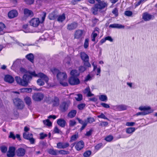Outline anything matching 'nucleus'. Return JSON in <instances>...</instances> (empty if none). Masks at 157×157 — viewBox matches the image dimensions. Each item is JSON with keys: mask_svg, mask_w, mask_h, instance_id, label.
Masks as SVG:
<instances>
[{"mask_svg": "<svg viewBox=\"0 0 157 157\" xmlns=\"http://www.w3.org/2000/svg\"><path fill=\"white\" fill-rule=\"evenodd\" d=\"M69 153L68 151L63 150H58V155L59 154H60L62 155H67Z\"/></svg>", "mask_w": 157, "mask_h": 157, "instance_id": "obj_50", "label": "nucleus"}, {"mask_svg": "<svg viewBox=\"0 0 157 157\" xmlns=\"http://www.w3.org/2000/svg\"><path fill=\"white\" fill-rule=\"evenodd\" d=\"M57 77L60 84L64 86H67L68 83L64 82L66 80L67 78V75L65 72H60L57 75Z\"/></svg>", "mask_w": 157, "mask_h": 157, "instance_id": "obj_2", "label": "nucleus"}, {"mask_svg": "<svg viewBox=\"0 0 157 157\" xmlns=\"http://www.w3.org/2000/svg\"><path fill=\"white\" fill-rule=\"evenodd\" d=\"M82 95L81 94H78L75 97L77 101H80L82 99Z\"/></svg>", "mask_w": 157, "mask_h": 157, "instance_id": "obj_57", "label": "nucleus"}, {"mask_svg": "<svg viewBox=\"0 0 157 157\" xmlns=\"http://www.w3.org/2000/svg\"><path fill=\"white\" fill-rule=\"evenodd\" d=\"M43 123L44 125L48 127L52 126V123L48 119L43 121Z\"/></svg>", "mask_w": 157, "mask_h": 157, "instance_id": "obj_37", "label": "nucleus"}, {"mask_svg": "<svg viewBox=\"0 0 157 157\" xmlns=\"http://www.w3.org/2000/svg\"><path fill=\"white\" fill-rule=\"evenodd\" d=\"M136 130L134 127H129L126 129V132L128 134H132Z\"/></svg>", "mask_w": 157, "mask_h": 157, "instance_id": "obj_32", "label": "nucleus"}, {"mask_svg": "<svg viewBox=\"0 0 157 157\" xmlns=\"http://www.w3.org/2000/svg\"><path fill=\"white\" fill-rule=\"evenodd\" d=\"M52 103L53 106H58L59 104V98L56 97H55L52 101Z\"/></svg>", "mask_w": 157, "mask_h": 157, "instance_id": "obj_33", "label": "nucleus"}, {"mask_svg": "<svg viewBox=\"0 0 157 157\" xmlns=\"http://www.w3.org/2000/svg\"><path fill=\"white\" fill-rule=\"evenodd\" d=\"M142 18L144 21H147L154 19L155 18V16L147 12H145L143 14Z\"/></svg>", "mask_w": 157, "mask_h": 157, "instance_id": "obj_7", "label": "nucleus"}, {"mask_svg": "<svg viewBox=\"0 0 157 157\" xmlns=\"http://www.w3.org/2000/svg\"><path fill=\"white\" fill-rule=\"evenodd\" d=\"M127 107V106L125 105H120L114 106L113 108L116 111H121L126 110Z\"/></svg>", "mask_w": 157, "mask_h": 157, "instance_id": "obj_8", "label": "nucleus"}, {"mask_svg": "<svg viewBox=\"0 0 157 157\" xmlns=\"http://www.w3.org/2000/svg\"><path fill=\"white\" fill-rule=\"evenodd\" d=\"M97 117L99 118H102L105 120H109L108 118L106 117L105 115L101 113L100 115L98 116Z\"/></svg>", "mask_w": 157, "mask_h": 157, "instance_id": "obj_54", "label": "nucleus"}, {"mask_svg": "<svg viewBox=\"0 0 157 157\" xmlns=\"http://www.w3.org/2000/svg\"><path fill=\"white\" fill-rule=\"evenodd\" d=\"M56 12L54 11L49 14L48 16V17L49 19L50 20H54L55 18H56Z\"/></svg>", "mask_w": 157, "mask_h": 157, "instance_id": "obj_29", "label": "nucleus"}, {"mask_svg": "<svg viewBox=\"0 0 157 157\" xmlns=\"http://www.w3.org/2000/svg\"><path fill=\"white\" fill-rule=\"evenodd\" d=\"M24 16L26 17H32L33 15L32 11L27 8L24 10Z\"/></svg>", "mask_w": 157, "mask_h": 157, "instance_id": "obj_17", "label": "nucleus"}, {"mask_svg": "<svg viewBox=\"0 0 157 157\" xmlns=\"http://www.w3.org/2000/svg\"><path fill=\"white\" fill-rule=\"evenodd\" d=\"M25 100L26 104L28 105H29L31 102V99L29 97H26L25 98Z\"/></svg>", "mask_w": 157, "mask_h": 157, "instance_id": "obj_48", "label": "nucleus"}, {"mask_svg": "<svg viewBox=\"0 0 157 157\" xmlns=\"http://www.w3.org/2000/svg\"><path fill=\"white\" fill-rule=\"evenodd\" d=\"M76 124V122L74 120H70L69 121V125L70 127H73Z\"/></svg>", "mask_w": 157, "mask_h": 157, "instance_id": "obj_51", "label": "nucleus"}, {"mask_svg": "<svg viewBox=\"0 0 157 157\" xmlns=\"http://www.w3.org/2000/svg\"><path fill=\"white\" fill-rule=\"evenodd\" d=\"M83 93L86 94L87 96L90 97L94 95V94H92L90 91V89L89 86L86 87L83 91Z\"/></svg>", "mask_w": 157, "mask_h": 157, "instance_id": "obj_22", "label": "nucleus"}, {"mask_svg": "<svg viewBox=\"0 0 157 157\" xmlns=\"http://www.w3.org/2000/svg\"><path fill=\"white\" fill-rule=\"evenodd\" d=\"M58 124L62 127H64L66 124V121L63 119H59L57 120Z\"/></svg>", "mask_w": 157, "mask_h": 157, "instance_id": "obj_24", "label": "nucleus"}, {"mask_svg": "<svg viewBox=\"0 0 157 157\" xmlns=\"http://www.w3.org/2000/svg\"><path fill=\"white\" fill-rule=\"evenodd\" d=\"M23 136L25 139L29 140L31 144H34L35 140L33 138V135L32 133L24 132L23 133Z\"/></svg>", "mask_w": 157, "mask_h": 157, "instance_id": "obj_4", "label": "nucleus"}, {"mask_svg": "<svg viewBox=\"0 0 157 157\" xmlns=\"http://www.w3.org/2000/svg\"><path fill=\"white\" fill-rule=\"evenodd\" d=\"M112 12L116 17H117L118 16V10L117 8H115L112 11Z\"/></svg>", "mask_w": 157, "mask_h": 157, "instance_id": "obj_56", "label": "nucleus"}, {"mask_svg": "<svg viewBox=\"0 0 157 157\" xmlns=\"http://www.w3.org/2000/svg\"><path fill=\"white\" fill-rule=\"evenodd\" d=\"M47 77H48L47 76ZM41 78L39 79H38V80L37 81V83L39 85L41 86H43L44 84V82L43 81V80L42 79H43V80H44H44L43 78ZM48 82H48H45L46 83H47Z\"/></svg>", "mask_w": 157, "mask_h": 157, "instance_id": "obj_40", "label": "nucleus"}, {"mask_svg": "<svg viewBox=\"0 0 157 157\" xmlns=\"http://www.w3.org/2000/svg\"><path fill=\"white\" fill-rule=\"evenodd\" d=\"M76 113V111L75 110H72L69 113L68 116L70 118H72L75 116Z\"/></svg>", "mask_w": 157, "mask_h": 157, "instance_id": "obj_38", "label": "nucleus"}, {"mask_svg": "<svg viewBox=\"0 0 157 157\" xmlns=\"http://www.w3.org/2000/svg\"><path fill=\"white\" fill-rule=\"evenodd\" d=\"M89 39L88 38H86L85 39L84 44V47L85 48H87L88 47L89 45Z\"/></svg>", "mask_w": 157, "mask_h": 157, "instance_id": "obj_49", "label": "nucleus"}, {"mask_svg": "<svg viewBox=\"0 0 157 157\" xmlns=\"http://www.w3.org/2000/svg\"><path fill=\"white\" fill-rule=\"evenodd\" d=\"M0 149L2 153H5L7 151V148L5 146H2L0 147Z\"/></svg>", "mask_w": 157, "mask_h": 157, "instance_id": "obj_58", "label": "nucleus"}, {"mask_svg": "<svg viewBox=\"0 0 157 157\" xmlns=\"http://www.w3.org/2000/svg\"><path fill=\"white\" fill-rule=\"evenodd\" d=\"M13 102L14 105L17 106L18 108L22 109L24 105L23 101L20 99L17 98L13 100Z\"/></svg>", "mask_w": 157, "mask_h": 157, "instance_id": "obj_6", "label": "nucleus"}, {"mask_svg": "<svg viewBox=\"0 0 157 157\" xmlns=\"http://www.w3.org/2000/svg\"><path fill=\"white\" fill-rule=\"evenodd\" d=\"M70 84L72 85H77L80 83L79 79L77 77L71 76L68 79Z\"/></svg>", "mask_w": 157, "mask_h": 157, "instance_id": "obj_5", "label": "nucleus"}, {"mask_svg": "<svg viewBox=\"0 0 157 157\" xmlns=\"http://www.w3.org/2000/svg\"><path fill=\"white\" fill-rule=\"evenodd\" d=\"M21 63V60L19 59H17L13 63V65L11 67L12 69L14 70V67H16Z\"/></svg>", "mask_w": 157, "mask_h": 157, "instance_id": "obj_30", "label": "nucleus"}, {"mask_svg": "<svg viewBox=\"0 0 157 157\" xmlns=\"http://www.w3.org/2000/svg\"><path fill=\"white\" fill-rule=\"evenodd\" d=\"M83 34V31L81 30H76L74 34V38L75 39H79L81 38Z\"/></svg>", "mask_w": 157, "mask_h": 157, "instance_id": "obj_16", "label": "nucleus"}, {"mask_svg": "<svg viewBox=\"0 0 157 157\" xmlns=\"http://www.w3.org/2000/svg\"><path fill=\"white\" fill-rule=\"evenodd\" d=\"M135 124L134 122H127L126 123V125L128 126H132L135 125Z\"/></svg>", "mask_w": 157, "mask_h": 157, "instance_id": "obj_62", "label": "nucleus"}, {"mask_svg": "<svg viewBox=\"0 0 157 157\" xmlns=\"http://www.w3.org/2000/svg\"><path fill=\"white\" fill-rule=\"evenodd\" d=\"M69 146L68 143H63L59 142L57 144L56 147L58 149H64L66 148Z\"/></svg>", "mask_w": 157, "mask_h": 157, "instance_id": "obj_13", "label": "nucleus"}, {"mask_svg": "<svg viewBox=\"0 0 157 157\" xmlns=\"http://www.w3.org/2000/svg\"><path fill=\"white\" fill-rule=\"evenodd\" d=\"M81 57L82 59L84 61H89V57L84 52L81 53Z\"/></svg>", "mask_w": 157, "mask_h": 157, "instance_id": "obj_26", "label": "nucleus"}, {"mask_svg": "<svg viewBox=\"0 0 157 157\" xmlns=\"http://www.w3.org/2000/svg\"><path fill=\"white\" fill-rule=\"evenodd\" d=\"M93 76H91L90 75H88L85 78V81H87L89 80H91Z\"/></svg>", "mask_w": 157, "mask_h": 157, "instance_id": "obj_59", "label": "nucleus"}, {"mask_svg": "<svg viewBox=\"0 0 157 157\" xmlns=\"http://www.w3.org/2000/svg\"><path fill=\"white\" fill-rule=\"evenodd\" d=\"M139 109L141 111H150L151 110L154 111L153 109H151V108L150 106H141L139 107Z\"/></svg>", "mask_w": 157, "mask_h": 157, "instance_id": "obj_25", "label": "nucleus"}, {"mask_svg": "<svg viewBox=\"0 0 157 157\" xmlns=\"http://www.w3.org/2000/svg\"><path fill=\"white\" fill-rule=\"evenodd\" d=\"M101 105L103 107L106 108H109L110 107V106L109 104L104 103H101Z\"/></svg>", "mask_w": 157, "mask_h": 157, "instance_id": "obj_63", "label": "nucleus"}, {"mask_svg": "<svg viewBox=\"0 0 157 157\" xmlns=\"http://www.w3.org/2000/svg\"><path fill=\"white\" fill-rule=\"evenodd\" d=\"M153 110H151L150 111H142L141 112H139L137 113L136 114V115L137 116L142 115H145L149 113H151L153 112Z\"/></svg>", "mask_w": 157, "mask_h": 157, "instance_id": "obj_34", "label": "nucleus"}, {"mask_svg": "<svg viewBox=\"0 0 157 157\" xmlns=\"http://www.w3.org/2000/svg\"><path fill=\"white\" fill-rule=\"evenodd\" d=\"M86 69V68L83 66H80L78 68V71L79 73H82Z\"/></svg>", "mask_w": 157, "mask_h": 157, "instance_id": "obj_53", "label": "nucleus"}, {"mask_svg": "<svg viewBox=\"0 0 157 157\" xmlns=\"http://www.w3.org/2000/svg\"><path fill=\"white\" fill-rule=\"evenodd\" d=\"M15 148L13 147H10L7 153V155L8 157H13L15 155Z\"/></svg>", "mask_w": 157, "mask_h": 157, "instance_id": "obj_10", "label": "nucleus"}, {"mask_svg": "<svg viewBox=\"0 0 157 157\" xmlns=\"http://www.w3.org/2000/svg\"><path fill=\"white\" fill-rule=\"evenodd\" d=\"M109 27L113 28H117L118 29H124V26L121 24H113L109 25Z\"/></svg>", "mask_w": 157, "mask_h": 157, "instance_id": "obj_23", "label": "nucleus"}, {"mask_svg": "<svg viewBox=\"0 0 157 157\" xmlns=\"http://www.w3.org/2000/svg\"><path fill=\"white\" fill-rule=\"evenodd\" d=\"M99 98L101 101H106L108 100L107 97L105 95H101L99 96Z\"/></svg>", "mask_w": 157, "mask_h": 157, "instance_id": "obj_39", "label": "nucleus"}, {"mask_svg": "<svg viewBox=\"0 0 157 157\" xmlns=\"http://www.w3.org/2000/svg\"><path fill=\"white\" fill-rule=\"evenodd\" d=\"M10 138H12L13 140H15L16 138V137L14 134L12 132H10V135L9 136Z\"/></svg>", "mask_w": 157, "mask_h": 157, "instance_id": "obj_64", "label": "nucleus"}, {"mask_svg": "<svg viewBox=\"0 0 157 157\" xmlns=\"http://www.w3.org/2000/svg\"><path fill=\"white\" fill-rule=\"evenodd\" d=\"M99 21V20L98 19L94 17H93L92 20V21L93 23L92 26L93 27Z\"/></svg>", "mask_w": 157, "mask_h": 157, "instance_id": "obj_46", "label": "nucleus"}, {"mask_svg": "<svg viewBox=\"0 0 157 157\" xmlns=\"http://www.w3.org/2000/svg\"><path fill=\"white\" fill-rule=\"evenodd\" d=\"M26 152L25 150L22 148H19L16 151V153L17 156L19 157L24 156Z\"/></svg>", "mask_w": 157, "mask_h": 157, "instance_id": "obj_14", "label": "nucleus"}, {"mask_svg": "<svg viewBox=\"0 0 157 157\" xmlns=\"http://www.w3.org/2000/svg\"><path fill=\"white\" fill-rule=\"evenodd\" d=\"M18 12L15 10H12L10 11L8 14V17L10 18H13L17 16Z\"/></svg>", "mask_w": 157, "mask_h": 157, "instance_id": "obj_15", "label": "nucleus"}, {"mask_svg": "<svg viewBox=\"0 0 157 157\" xmlns=\"http://www.w3.org/2000/svg\"><path fill=\"white\" fill-rule=\"evenodd\" d=\"M113 138L112 135H109L105 138V140L107 141L110 142L112 140Z\"/></svg>", "mask_w": 157, "mask_h": 157, "instance_id": "obj_47", "label": "nucleus"}, {"mask_svg": "<svg viewBox=\"0 0 157 157\" xmlns=\"http://www.w3.org/2000/svg\"><path fill=\"white\" fill-rule=\"evenodd\" d=\"M26 57L32 62H33L34 59L33 55L32 53H29L26 56Z\"/></svg>", "mask_w": 157, "mask_h": 157, "instance_id": "obj_36", "label": "nucleus"}, {"mask_svg": "<svg viewBox=\"0 0 157 157\" xmlns=\"http://www.w3.org/2000/svg\"><path fill=\"white\" fill-rule=\"evenodd\" d=\"M68 103L66 102H63L60 105V108L62 111L64 112L68 109Z\"/></svg>", "mask_w": 157, "mask_h": 157, "instance_id": "obj_18", "label": "nucleus"}, {"mask_svg": "<svg viewBox=\"0 0 157 157\" xmlns=\"http://www.w3.org/2000/svg\"><path fill=\"white\" fill-rule=\"evenodd\" d=\"M98 2V3L97 4L99 8V10H101L103 9L107 6V3L104 1H101L100 0V1Z\"/></svg>", "mask_w": 157, "mask_h": 157, "instance_id": "obj_20", "label": "nucleus"}, {"mask_svg": "<svg viewBox=\"0 0 157 157\" xmlns=\"http://www.w3.org/2000/svg\"><path fill=\"white\" fill-rule=\"evenodd\" d=\"M44 97V95L41 93H34L32 96V98L35 101H40L42 100Z\"/></svg>", "mask_w": 157, "mask_h": 157, "instance_id": "obj_3", "label": "nucleus"}, {"mask_svg": "<svg viewBox=\"0 0 157 157\" xmlns=\"http://www.w3.org/2000/svg\"><path fill=\"white\" fill-rule=\"evenodd\" d=\"M51 71L54 75L56 74V75L58 73H59L60 72L59 70L55 67L51 68Z\"/></svg>", "mask_w": 157, "mask_h": 157, "instance_id": "obj_43", "label": "nucleus"}, {"mask_svg": "<svg viewBox=\"0 0 157 157\" xmlns=\"http://www.w3.org/2000/svg\"><path fill=\"white\" fill-rule=\"evenodd\" d=\"M4 80L6 82L12 83L14 81V78L12 76L8 75L5 76Z\"/></svg>", "mask_w": 157, "mask_h": 157, "instance_id": "obj_21", "label": "nucleus"}, {"mask_svg": "<svg viewBox=\"0 0 157 157\" xmlns=\"http://www.w3.org/2000/svg\"><path fill=\"white\" fill-rule=\"evenodd\" d=\"M78 26V24L75 22H73L67 25V29L69 30H74L76 29Z\"/></svg>", "mask_w": 157, "mask_h": 157, "instance_id": "obj_19", "label": "nucleus"}, {"mask_svg": "<svg viewBox=\"0 0 157 157\" xmlns=\"http://www.w3.org/2000/svg\"><path fill=\"white\" fill-rule=\"evenodd\" d=\"M40 22V21L38 18H33L30 21V25L35 27H37L39 25Z\"/></svg>", "mask_w": 157, "mask_h": 157, "instance_id": "obj_9", "label": "nucleus"}, {"mask_svg": "<svg viewBox=\"0 0 157 157\" xmlns=\"http://www.w3.org/2000/svg\"><path fill=\"white\" fill-rule=\"evenodd\" d=\"M5 28L6 26L2 22H0V34L2 35L4 34V29Z\"/></svg>", "mask_w": 157, "mask_h": 157, "instance_id": "obj_31", "label": "nucleus"}, {"mask_svg": "<svg viewBox=\"0 0 157 157\" xmlns=\"http://www.w3.org/2000/svg\"><path fill=\"white\" fill-rule=\"evenodd\" d=\"M92 152L90 150H87L85 151L83 154L84 157H90Z\"/></svg>", "mask_w": 157, "mask_h": 157, "instance_id": "obj_44", "label": "nucleus"}, {"mask_svg": "<svg viewBox=\"0 0 157 157\" xmlns=\"http://www.w3.org/2000/svg\"><path fill=\"white\" fill-rule=\"evenodd\" d=\"M20 71L22 73L26 74L23 76L22 79L18 76L15 77L16 81L20 85L24 86H27L31 80L32 76L43 78L46 82L48 81V78L47 76L43 73L40 72L36 74L35 71H27L23 67L20 68Z\"/></svg>", "mask_w": 157, "mask_h": 157, "instance_id": "obj_1", "label": "nucleus"}, {"mask_svg": "<svg viewBox=\"0 0 157 157\" xmlns=\"http://www.w3.org/2000/svg\"><path fill=\"white\" fill-rule=\"evenodd\" d=\"M124 14L126 16H131L132 15V13L130 11H126L124 12Z\"/></svg>", "mask_w": 157, "mask_h": 157, "instance_id": "obj_61", "label": "nucleus"}, {"mask_svg": "<svg viewBox=\"0 0 157 157\" xmlns=\"http://www.w3.org/2000/svg\"><path fill=\"white\" fill-rule=\"evenodd\" d=\"M58 150L51 148L48 150V152L49 154L52 155H58Z\"/></svg>", "mask_w": 157, "mask_h": 157, "instance_id": "obj_27", "label": "nucleus"}, {"mask_svg": "<svg viewBox=\"0 0 157 157\" xmlns=\"http://www.w3.org/2000/svg\"><path fill=\"white\" fill-rule=\"evenodd\" d=\"M99 29L98 28H96L94 31L93 32L91 36L92 38V41H95V38L97 37L99 33Z\"/></svg>", "mask_w": 157, "mask_h": 157, "instance_id": "obj_11", "label": "nucleus"}, {"mask_svg": "<svg viewBox=\"0 0 157 157\" xmlns=\"http://www.w3.org/2000/svg\"><path fill=\"white\" fill-rule=\"evenodd\" d=\"M86 120V122L87 124L88 123H91L95 121V120L94 118L91 117H89Z\"/></svg>", "mask_w": 157, "mask_h": 157, "instance_id": "obj_42", "label": "nucleus"}, {"mask_svg": "<svg viewBox=\"0 0 157 157\" xmlns=\"http://www.w3.org/2000/svg\"><path fill=\"white\" fill-rule=\"evenodd\" d=\"M65 19V14H63L62 15H60L59 16L57 20L59 22H62Z\"/></svg>", "mask_w": 157, "mask_h": 157, "instance_id": "obj_45", "label": "nucleus"}, {"mask_svg": "<svg viewBox=\"0 0 157 157\" xmlns=\"http://www.w3.org/2000/svg\"><path fill=\"white\" fill-rule=\"evenodd\" d=\"M99 10H99V8L97 4H95L94 6L92 8V11L93 13L95 15L97 14Z\"/></svg>", "mask_w": 157, "mask_h": 157, "instance_id": "obj_28", "label": "nucleus"}, {"mask_svg": "<svg viewBox=\"0 0 157 157\" xmlns=\"http://www.w3.org/2000/svg\"><path fill=\"white\" fill-rule=\"evenodd\" d=\"M71 75L72 76L77 77L79 75V72L76 70H72L70 73Z\"/></svg>", "mask_w": 157, "mask_h": 157, "instance_id": "obj_35", "label": "nucleus"}, {"mask_svg": "<svg viewBox=\"0 0 157 157\" xmlns=\"http://www.w3.org/2000/svg\"><path fill=\"white\" fill-rule=\"evenodd\" d=\"M85 106V104L84 103H81L78 105V108L80 110L83 109Z\"/></svg>", "mask_w": 157, "mask_h": 157, "instance_id": "obj_60", "label": "nucleus"}, {"mask_svg": "<svg viewBox=\"0 0 157 157\" xmlns=\"http://www.w3.org/2000/svg\"><path fill=\"white\" fill-rule=\"evenodd\" d=\"M103 144L102 143H99L97 144L95 147V149L97 151H98L102 147Z\"/></svg>", "mask_w": 157, "mask_h": 157, "instance_id": "obj_52", "label": "nucleus"}, {"mask_svg": "<svg viewBox=\"0 0 157 157\" xmlns=\"http://www.w3.org/2000/svg\"><path fill=\"white\" fill-rule=\"evenodd\" d=\"M21 92L30 93L32 91V89L30 88H23L20 89Z\"/></svg>", "mask_w": 157, "mask_h": 157, "instance_id": "obj_41", "label": "nucleus"}, {"mask_svg": "<svg viewBox=\"0 0 157 157\" xmlns=\"http://www.w3.org/2000/svg\"><path fill=\"white\" fill-rule=\"evenodd\" d=\"M84 146V143L82 140L80 141L76 144L75 147L77 151L82 150Z\"/></svg>", "mask_w": 157, "mask_h": 157, "instance_id": "obj_12", "label": "nucleus"}, {"mask_svg": "<svg viewBox=\"0 0 157 157\" xmlns=\"http://www.w3.org/2000/svg\"><path fill=\"white\" fill-rule=\"evenodd\" d=\"M78 137V135H74L71 136V138L70 141L72 142L73 141H75Z\"/></svg>", "mask_w": 157, "mask_h": 157, "instance_id": "obj_55", "label": "nucleus"}]
</instances>
